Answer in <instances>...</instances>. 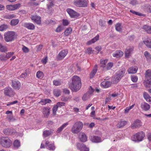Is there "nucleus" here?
I'll use <instances>...</instances> for the list:
<instances>
[{
    "label": "nucleus",
    "instance_id": "2",
    "mask_svg": "<svg viewBox=\"0 0 151 151\" xmlns=\"http://www.w3.org/2000/svg\"><path fill=\"white\" fill-rule=\"evenodd\" d=\"M17 35L13 31H8L4 34V39L6 42L12 41L16 38Z\"/></svg>",
    "mask_w": 151,
    "mask_h": 151
},
{
    "label": "nucleus",
    "instance_id": "36",
    "mask_svg": "<svg viewBox=\"0 0 151 151\" xmlns=\"http://www.w3.org/2000/svg\"><path fill=\"white\" fill-rule=\"evenodd\" d=\"M143 29L148 33L151 34V26L145 25L143 26Z\"/></svg>",
    "mask_w": 151,
    "mask_h": 151
},
{
    "label": "nucleus",
    "instance_id": "52",
    "mask_svg": "<svg viewBox=\"0 0 151 151\" xmlns=\"http://www.w3.org/2000/svg\"><path fill=\"white\" fill-rule=\"evenodd\" d=\"M65 104V103L64 102H58L56 105V106L58 107H61L62 106H64Z\"/></svg>",
    "mask_w": 151,
    "mask_h": 151
},
{
    "label": "nucleus",
    "instance_id": "33",
    "mask_svg": "<svg viewBox=\"0 0 151 151\" xmlns=\"http://www.w3.org/2000/svg\"><path fill=\"white\" fill-rule=\"evenodd\" d=\"M108 60L107 59L102 60L101 59L100 61V66L103 68L104 70L105 69L106 67V64L107 63Z\"/></svg>",
    "mask_w": 151,
    "mask_h": 151
},
{
    "label": "nucleus",
    "instance_id": "5",
    "mask_svg": "<svg viewBox=\"0 0 151 151\" xmlns=\"http://www.w3.org/2000/svg\"><path fill=\"white\" fill-rule=\"evenodd\" d=\"M145 136V133L141 131L133 135L132 137V139L135 142H140L143 139Z\"/></svg>",
    "mask_w": 151,
    "mask_h": 151
},
{
    "label": "nucleus",
    "instance_id": "57",
    "mask_svg": "<svg viewBox=\"0 0 151 151\" xmlns=\"http://www.w3.org/2000/svg\"><path fill=\"white\" fill-rule=\"evenodd\" d=\"M14 53L13 52H8L6 53V57L7 58H10L14 54Z\"/></svg>",
    "mask_w": 151,
    "mask_h": 151
},
{
    "label": "nucleus",
    "instance_id": "51",
    "mask_svg": "<svg viewBox=\"0 0 151 151\" xmlns=\"http://www.w3.org/2000/svg\"><path fill=\"white\" fill-rule=\"evenodd\" d=\"M143 95L144 99L147 101L148 99L150 97L149 94L146 92H144L143 93Z\"/></svg>",
    "mask_w": 151,
    "mask_h": 151
},
{
    "label": "nucleus",
    "instance_id": "58",
    "mask_svg": "<svg viewBox=\"0 0 151 151\" xmlns=\"http://www.w3.org/2000/svg\"><path fill=\"white\" fill-rule=\"evenodd\" d=\"M86 52L89 54L93 53L92 48L91 47L87 48L86 50Z\"/></svg>",
    "mask_w": 151,
    "mask_h": 151
},
{
    "label": "nucleus",
    "instance_id": "19",
    "mask_svg": "<svg viewBox=\"0 0 151 151\" xmlns=\"http://www.w3.org/2000/svg\"><path fill=\"white\" fill-rule=\"evenodd\" d=\"M142 125V123L140 120H136L132 125V127L134 129L140 127Z\"/></svg>",
    "mask_w": 151,
    "mask_h": 151
},
{
    "label": "nucleus",
    "instance_id": "10",
    "mask_svg": "<svg viewBox=\"0 0 151 151\" xmlns=\"http://www.w3.org/2000/svg\"><path fill=\"white\" fill-rule=\"evenodd\" d=\"M50 108L49 107H44L42 108V112L44 117L48 118L50 114Z\"/></svg>",
    "mask_w": 151,
    "mask_h": 151
},
{
    "label": "nucleus",
    "instance_id": "62",
    "mask_svg": "<svg viewBox=\"0 0 151 151\" xmlns=\"http://www.w3.org/2000/svg\"><path fill=\"white\" fill-rule=\"evenodd\" d=\"M7 119L9 120L10 121H13L15 120L13 116L12 115H8L7 117Z\"/></svg>",
    "mask_w": 151,
    "mask_h": 151
},
{
    "label": "nucleus",
    "instance_id": "43",
    "mask_svg": "<svg viewBox=\"0 0 151 151\" xmlns=\"http://www.w3.org/2000/svg\"><path fill=\"white\" fill-rule=\"evenodd\" d=\"M19 22V20L17 19H13L10 22L11 25L12 26H15L17 25Z\"/></svg>",
    "mask_w": 151,
    "mask_h": 151
},
{
    "label": "nucleus",
    "instance_id": "45",
    "mask_svg": "<svg viewBox=\"0 0 151 151\" xmlns=\"http://www.w3.org/2000/svg\"><path fill=\"white\" fill-rule=\"evenodd\" d=\"M113 65V63L112 62L109 63L106 65L105 70H108L110 69Z\"/></svg>",
    "mask_w": 151,
    "mask_h": 151
},
{
    "label": "nucleus",
    "instance_id": "42",
    "mask_svg": "<svg viewBox=\"0 0 151 151\" xmlns=\"http://www.w3.org/2000/svg\"><path fill=\"white\" fill-rule=\"evenodd\" d=\"M62 82L61 80H55L53 81V84L55 86H58L61 85Z\"/></svg>",
    "mask_w": 151,
    "mask_h": 151
},
{
    "label": "nucleus",
    "instance_id": "54",
    "mask_svg": "<svg viewBox=\"0 0 151 151\" xmlns=\"http://www.w3.org/2000/svg\"><path fill=\"white\" fill-rule=\"evenodd\" d=\"M131 79L133 82H136L137 81L138 78L137 76H131Z\"/></svg>",
    "mask_w": 151,
    "mask_h": 151
},
{
    "label": "nucleus",
    "instance_id": "27",
    "mask_svg": "<svg viewBox=\"0 0 151 151\" xmlns=\"http://www.w3.org/2000/svg\"><path fill=\"white\" fill-rule=\"evenodd\" d=\"M138 68L136 66H132L129 68L128 70L129 74L135 73L137 70Z\"/></svg>",
    "mask_w": 151,
    "mask_h": 151
},
{
    "label": "nucleus",
    "instance_id": "50",
    "mask_svg": "<svg viewBox=\"0 0 151 151\" xmlns=\"http://www.w3.org/2000/svg\"><path fill=\"white\" fill-rule=\"evenodd\" d=\"M51 132L49 130L44 131L43 132V135L44 137H47L51 134Z\"/></svg>",
    "mask_w": 151,
    "mask_h": 151
},
{
    "label": "nucleus",
    "instance_id": "41",
    "mask_svg": "<svg viewBox=\"0 0 151 151\" xmlns=\"http://www.w3.org/2000/svg\"><path fill=\"white\" fill-rule=\"evenodd\" d=\"M53 93L54 95L57 97L59 96L60 95V90L58 89H55L53 91Z\"/></svg>",
    "mask_w": 151,
    "mask_h": 151
},
{
    "label": "nucleus",
    "instance_id": "47",
    "mask_svg": "<svg viewBox=\"0 0 151 151\" xmlns=\"http://www.w3.org/2000/svg\"><path fill=\"white\" fill-rule=\"evenodd\" d=\"M71 99V96H69L67 97H62L61 98V100L62 101L66 102L68 101H70Z\"/></svg>",
    "mask_w": 151,
    "mask_h": 151
},
{
    "label": "nucleus",
    "instance_id": "56",
    "mask_svg": "<svg viewBox=\"0 0 151 151\" xmlns=\"http://www.w3.org/2000/svg\"><path fill=\"white\" fill-rule=\"evenodd\" d=\"M58 109V107L56 105L54 106L52 109V113L54 115H55L56 114V112Z\"/></svg>",
    "mask_w": 151,
    "mask_h": 151
},
{
    "label": "nucleus",
    "instance_id": "39",
    "mask_svg": "<svg viewBox=\"0 0 151 151\" xmlns=\"http://www.w3.org/2000/svg\"><path fill=\"white\" fill-rule=\"evenodd\" d=\"M90 97V95L88 93H86L83 95L82 97V100L85 101L87 100Z\"/></svg>",
    "mask_w": 151,
    "mask_h": 151
},
{
    "label": "nucleus",
    "instance_id": "21",
    "mask_svg": "<svg viewBox=\"0 0 151 151\" xmlns=\"http://www.w3.org/2000/svg\"><path fill=\"white\" fill-rule=\"evenodd\" d=\"M90 139L93 142L95 143H99L102 141L101 138L98 136H91V137Z\"/></svg>",
    "mask_w": 151,
    "mask_h": 151
},
{
    "label": "nucleus",
    "instance_id": "49",
    "mask_svg": "<svg viewBox=\"0 0 151 151\" xmlns=\"http://www.w3.org/2000/svg\"><path fill=\"white\" fill-rule=\"evenodd\" d=\"M8 28L7 25L5 24H3L0 26V31H3Z\"/></svg>",
    "mask_w": 151,
    "mask_h": 151
},
{
    "label": "nucleus",
    "instance_id": "7",
    "mask_svg": "<svg viewBox=\"0 0 151 151\" xmlns=\"http://www.w3.org/2000/svg\"><path fill=\"white\" fill-rule=\"evenodd\" d=\"M73 4L79 7H86L88 4L86 0H75Z\"/></svg>",
    "mask_w": 151,
    "mask_h": 151
},
{
    "label": "nucleus",
    "instance_id": "32",
    "mask_svg": "<svg viewBox=\"0 0 151 151\" xmlns=\"http://www.w3.org/2000/svg\"><path fill=\"white\" fill-rule=\"evenodd\" d=\"M143 42L147 47L151 48V38H148L144 40Z\"/></svg>",
    "mask_w": 151,
    "mask_h": 151
},
{
    "label": "nucleus",
    "instance_id": "24",
    "mask_svg": "<svg viewBox=\"0 0 151 151\" xmlns=\"http://www.w3.org/2000/svg\"><path fill=\"white\" fill-rule=\"evenodd\" d=\"M3 132L5 134L9 135L13 134L15 132V130L10 128H7L4 129Z\"/></svg>",
    "mask_w": 151,
    "mask_h": 151
},
{
    "label": "nucleus",
    "instance_id": "60",
    "mask_svg": "<svg viewBox=\"0 0 151 151\" xmlns=\"http://www.w3.org/2000/svg\"><path fill=\"white\" fill-rule=\"evenodd\" d=\"M105 24V22L102 21L101 19H100L99 20V24L101 27H104V26Z\"/></svg>",
    "mask_w": 151,
    "mask_h": 151
},
{
    "label": "nucleus",
    "instance_id": "35",
    "mask_svg": "<svg viewBox=\"0 0 151 151\" xmlns=\"http://www.w3.org/2000/svg\"><path fill=\"white\" fill-rule=\"evenodd\" d=\"M144 55L147 61L150 62L151 61V55L147 51H145L144 53Z\"/></svg>",
    "mask_w": 151,
    "mask_h": 151
},
{
    "label": "nucleus",
    "instance_id": "8",
    "mask_svg": "<svg viewBox=\"0 0 151 151\" xmlns=\"http://www.w3.org/2000/svg\"><path fill=\"white\" fill-rule=\"evenodd\" d=\"M68 53V50H63L60 52L56 57L58 60H60L63 59L66 55Z\"/></svg>",
    "mask_w": 151,
    "mask_h": 151
},
{
    "label": "nucleus",
    "instance_id": "59",
    "mask_svg": "<svg viewBox=\"0 0 151 151\" xmlns=\"http://www.w3.org/2000/svg\"><path fill=\"white\" fill-rule=\"evenodd\" d=\"M15 15L14 14H8L6 16V19H10L13 18L15 17Z\"/></svg>",
    "mask_w": 151,
    "mask_h": 151
},
{
    "label": "nucleus",
    "instance_id": "44",
    "mask_svg": "<svg viewBox=\"0 0 151 151\" xmlns=\"http://www.w3.org/2000/svg\"><path fill=\"white\" fill-rule=\"evenodd\" d=\"M13 145L14 147L17 148L20 146V142L19 141L15 140L14 142Z\"/></svg>",
    "mask_w": 151,
    "mask_h": 151
},
{
    "label": "nucleus",
    "instance_id": "48",
    "mask_svg": "<svg viewBox=\"0 0 151 151\" xmlns=\"http://www.w3.org/2000/svg\"><path fill=\"white\" fill-rule=\"evenodd\" d=\"M7 51L6 47L5 46L2 45L1 44H0V51L2 52H4Z\"/></svg>",
    "mask_w": 151,
    "mask_h": 151
},
{
    "label": "nucleus",
    "instance_id": "37",
    "mask_svg": "<svg viewBox=\"0 0 151 151\" xmlns=\"http://www.w3.org/2000/svg\"><path fill=\"white\" fill-rule=\"evenodd\" d=\"M44 76V75L43 73L41 71H38L36 73V77L39 79H42L43 78Z\"/></svg>",
    "mask_w": 151,
    "mask_h": 151
},
{
    "label": "nucleus",
    "instance_id": "63",
    "mask_svg": "<svg viewBox=\"0 0 151 151\" xmlns=\"http://www.w3.org/2000/svg\"><path fill=\"white\" fill-rule=\"evenodd\" d=\"M47 57H46L42 60L41 62L42 63L45 64L47 62Z\"/></svg>",
    "mask_w": 151,
    "mask_h": 151
},
{
    "label": "nucleus",
    "instance_id": "46",
    "mask_svg": "<svg viewBox=\"0 0 151 151\" xmlns=\"http://www.w3.org/2000/svg\"><path fill=\"white\" fill-rule=\"evenodd\" d=\"M72 32V29L71 28L69 27L65 30V35L66 36H68Z\"/></svg>",
    "mask_w": 151,
    "mask_h": 151
},
{
    "label": "nucleus",
    "instance_id": "3",
    "mask_svg": "<svg viewBox=\"0 0 151 151\" xmlns=\"http://www.w3.org/2000/svg\"><path fill=\"white\" fill-rule=\"evenodd\" d=\"M83 126V123L81 122H75L71 129V132L74 134H77L82 129Z\"/></svg>",
    "mask_w": 151,
    "mask_h": 151
},
{
    "label": "nucleus",
    "instance_id": "13",
    "mask_svg": "<svg viewBox=\"0 0 151 151\" xmlns=\"http://www.w3.org/2000/svg\"><path fill=\"white\" fill-rule=\"evenodd\" d=\"M12 86L15 89L19 90L21 87L20 83L19 81H12Z\"/></svg>",
    "mask_w": 151,
    "mask_h": 151
},
{
    "label": "nucleus",
    "instance_id": "53",
    "mask_svg": "<svg viewBox=\"0 0 151 151\" xmlns=\"http://www.w3.org/2000/svg\"><path fill=\"white\" fill-rule=\"evenodd\" d=\"M22 50L23 52L25 53H28L29 51V49L24 45H23V47L22 48Z\"/></svg>",
    "mask_w": 151,
    "mask_h": 151
},
{
    "label": "nucleus",
    "instance_id": "40",
    "mask_svg": "<svg viewBox=\"0 0 151 151\" xmlns=\"http://www.w3.org/2000/svg\"><path fill=\"white\" fill-rule=\"evenodd\" d=\"M115 29L117 31L119 32H121L122 30L121 24L119 23H117L115 25Z\"/></svg>",
    "mask_w": 151,
    "mask_h": 151
},
{
    "label": "nucleus",
    "instance_id": "20",
    "mask_svg": "<svg viewBox=\"0 0 151 151\" xmlns=\"http://www.w3.org/2000/svg\"><path fill=\"white\" fill-rule=\"evenodd\" d=\"M126 72L125 69L124 68H122L118 71L115 74L121 79L123 77Z\"/></svg>",
    "mask_w": 151,
    "mask_h": 151
},
{
    "label": "nucleus",
    "instance_id": "25",
    "mask_svg": "<svg viewBox=\"0 0 151 151\" xmlns=\"http://www.w3.org/2000/svg\"><path fill=\"white\" fill-rule=\"evenodd\" d=\"M79 138L80 140L82 142H84L87 140V137L86 135L83 133H81L80 134Z\"/></svg>",
    "mask_w": 151,
    "mask_h": 151
},
{
    "label": "nucleus",
    "instance_id": "34",
    "mask_svg": "<svg viewBox=\"0 0 151 151\" xmlns=\"http://www.w3.org/2000/svg\"><path fill=\"white\" fill-rule=\"evenodd\" d=\"M99 36L98 35H97L94 38H93L91 40L88 42L87 43V44L88 45H90L94 43L99 40Z\"/></svg>",
    "mask_w": 151,
    "mask_h": 151
},
{
    "label": "nucleus",
    "instance_id": "6",
    "mask_svg": "<svg viewBox=\"0 0 151 151\" xmlns=\"http://www.w3.org/2000/svg\"><path fill=\"white\" fill-rule=\"evenodd\" d=\"M151 70L148 69L145 73V80L144 82V84L146 87L147 85H151Z\"/></svg>",
    "mask_w": 151,
    "mask_h": 151
},
{
    "label": "nucleus",
    "instance_id": "29",
    "mask_svg": "<svg viewBox=\"0 0 151 151\" xmlns=\"http://www.w3.org/2000/svg\"><path fill=\"white\" fill-rule=\"evenodd\" d=\"M68 124V122H67L63 124L61 127L58 128L56 131L57 133H60Z\"/></svg>",
    "mask_w": 151,
    "mask_h": 151
},
{
    "label": "nucleus",
    "instance_id": "18",
    "mask_svg": "<svg viewBox=\"0 0 151 151\" xmlns=\"http://www.w3.org/2000/svg\"><path fill=\"white\" fill-rule=\"evenodd\" d=\"M133 50V47H127L125 51V55L126 58H128L131 55V54Z\"/></svg>",
    "mask_w": 151,
    "mask_h": 151
},
{
    "label": "nucleus",
    "instance_id": "30",
    "mask_svg": "<svg viewBox=\"0 0 151 151\" xmlns=\"http://www.w3.org/2000/svg\"><path fill=\"white\" fill-rule=\"evenodd\" d=\"M52 101L51 100L48 99H42L39 102V104H41L42 105H45L47 103H51Z\"/></svg>",
    "mask_w": 151,
    "mask_h": 151
},
{
    "label": "nucleus",
    "instance_id": "22",
    "mask_svg": "<svg viewBox=\"0 0 151 151\" xmlns=\"http://www.w3.org/2000/svg\"><path fill=\"white\" fill-rule=\"evenodd\" d=\"M111 83L110 81H104L101 83V86H102L104 88H106L110 86Z\"/></svg>",
    "mask_w": 151,
    "mask_h": 151
},
{
    "label": "nucleus",
    "instance_id": "17",
    "mask_svg": "<svg viewBox=\"0 0 151 151\" xmlns=\"http://www.w3.org/2000/svg\"><path fill=\"white\" fill-rule=\"evenodd\" d=\"M23 26L30 30H33L35 29V26L33 24L31 23H25L23 24Z\"/></svg>",
    "mask_w": 151,
    "mask_h": 151
},
{
    "label": "nucleus",
    "instance_id": "64",
    "mask_svg": "<svg viewBox=\"0 0 151 151\" xmlns=\"http://www.w3.org/2000/svg\"><path fill=\"white\" fill-rule=\"evenodd\" d=\"M69 24V22L68 20L66 19L63 20V24L64 26H67Z\"/></svg>",
    "mask_w": 151,
    "mask_h": 151
},
{
    "label": "nucleus",
    "instance_id": "61",
    "mask_svg": "<svg viewBox=\"0 0 151 151\" xmlns=\"http://www.w3.org/2000/svg\"><path fill=\"white\" fill-rule=\"evenodd\" d=\"M42 45H37L36 46V48L37 49L36 51H39L41 50L42 48Z\"/></svg>",
    "mask_w": 151,
    "mask_h": 151
},
{
    "label": "nucleus",
    "instance_id": "23",
    "mask_svg": "<svg viewBox=\"0 0 151 151\" xmlns=\"http://www.w3.org/2000/svg\"><path fill=\"white\" fill-rule=\"evenodd\" d=\"M123 54V52L121 50L116 51L112 54L113 56L114 57L119 58L121 57Z\"/></svg>",
    "mask_w": 151,
    "mask_h": 151
},
{
    "label": "nucleus",
    "instance_id": "1",
    "mask_svg": "<svg viewBox=\"0 0 151 151\" xmlns=\"http://www.w3.org/2000/svg\"><path fill=\"white\" fill-rule=\"evenodd\" d=\"M81 82L80 78L77 76H74L72 78L71 83L69 85V87L73 91H77L81 88Z\"/></svg>",
    "mask_w": 151,
    "mask_h": 151
},
{
    "label": "nucleus",
    "instance_id": "15",
    "mask_svg": "<svg viewBox=\"0 0 151 151\" xmlns=\"http://www.w3.org/2000/svg\"><path fill=\"white\" fill-rule=\"evenodd\" d=\"M78 149L81 151H89V149L83 144L78 143L77 145Z\"/></svg>",
    "mask_w": 151,
    "mask_h": 151
},
{
    "label": "nucleus",
    "instance_id": "28",
    "mask_svg": "<svg viewBox=\"0 0 151 151\" xmlns=\"http://www.w3.org/2000/svg\"><path fill=\"white\" fill-rule=\"evenodd\" d=\"M46 145L48 146L49 150H54L55 149V146L53 144H49V142L48 141H47L45 142Z\"/></svg>",
    "mask_w": 151,
    "mask_h": 151
},
{
    "label": "nucleus",
    "instance_id": "38",
    "mask_svg": "<svg viewBox=\"0 0 151 151\" xmlns=\"http://www.w3.org/2000/svg\"><path fill=\"white\" fill-rule=\"evenodd\" d=\"M127 124V122L125 121H121L119 122L117 124V127L120 128L123 127Z\"/></svg>",
    "mask_w": 151,
    "mask_h": 151
},
{
    "label": "nucleus",
    "instance_id": "26",
    "mask_svg": "<svg viewBox=\"0 0 151 151\" xmlns=\"http://www.w3.org/2000/svg\"><path fill=\"white\" fill-rule=\"evenodd\" d=\"M121 79L116 74L112 78L111 83L113 84H116Z\"/></svg>",
    "mask_w": 151,
    "mask_h": 151
},
{
    "label": "nucleus",
    "instance_id": "4",
    "mask_svg": "<svg viewBox=\"0 0 151 151\" xmlns=\"http://www.w3.org/2000/svg\"><path fill=\"white\" fill-rule=\"evenodd\" d=\"M0 144L3 147L9 148L11 145L12 142L8 137H2L0 139Z\"/></svg>",
    "mask_w": 151,
    "mask_h": 151
},
{
    "label": "nucleus",
    "instance_id": "9",
    "mask_svg": "<svg viewBox=\"0 0 151 151\" xmlns=\"http://www.w3.org/2000/svg\"><path fill=\"white\" fill-rule=\"evenodd\" d=\"M4 94L10 97L13 96L14 92L12 88L10 87L5 88L4 89Z\"/></svg>",
    "mask_w": 151,
    "mask_h": 151
},
{
    "label": "nucleus",
    "instance_id": "31",
    "mask_svg": "<svg viewBox=\"0 0 151 151\" xmlns=\"http://www.w3.org/2000/svg\"><path fill=\"white\" fill-rule=\"evenodd\" d=\"M97 70V65H96L94 66L93 70L90 74V78H92L95 75Z\"/></svg>",
    "mask_w": 151,
    "mask_h": 151
},
{
    "label": "nucleus",
    "instance_id": "11",
    "mask_svg": "<svg viewBox=\"0 0 151 151\" xmlns=\"http://www.w3.org/2000/svg\"><path fill=\"white\" fill-rule=\"evenodd\" d=\"M66 11L71 18H76L78 17L77 12L71 9L68 8Z\"/></svg>",
    "mask_w": 151,
    "mask_h": 151
},
{
    "label": "nucleus",
    "instance_id": "16",
    "mask_svg": "<svg viewBox=\"0 0 151 151\" xmlns=\"http://www.w3.org/2000/svg\"><path fill=\"white\" fill-rule=\"evenodd\" d=\"M140 107L142 110L147 111L150 109V106L148 103L143 102L140 104Z\"/></svg>",
    "mask_w": 151,
    "mask_h": 151
},
{
    "label": "nucleus",
    "instance_id": "14",
    "mask_svg": "<svg viewBox=\"0 0 151 151\" xmlns=\"http://www.w3.org/2000/svg\"><path fill=\"white\" fill-rule=\"evenodd\" d=\"M20 6L19 4H17L14 5H8L6 6V8L9 11H13L19 8Z\"/></svg>",
    "mask_w": 151,
    "mask_h": 151
},
{
    "label": "nucleus",
    "instance_id": "55",
    "mask_svg": "<svg viewBox=\"0 0 151 151\" xmlns=\"http://www.w3.org/2000/svg\"><path fill=\"white\" fill-rule=\"evenodd\" d=\"M49 4H47V6L48 9H50L52 8V7L54 6V5L52 1L49 2Z\"/></svg>",
    "mask_w": 151,
    "mask_h": 151
},
{
    "label": "nucleus",
    "instance_id": "12",
    "mask_svg": "<svg viewBox=\"0 0 151 151\" xmlns=\"http://www.w3.org/2000/svg\"><path fill=\"white\" fill-rule=\"evenodd\" d=\"M32 20L35 23L38 24H41V20L40 16L37 15L32 16L31 17Z\"/></svg>",
    "mask_w": 151,
    "mask_h": 151
}]
</instances>
